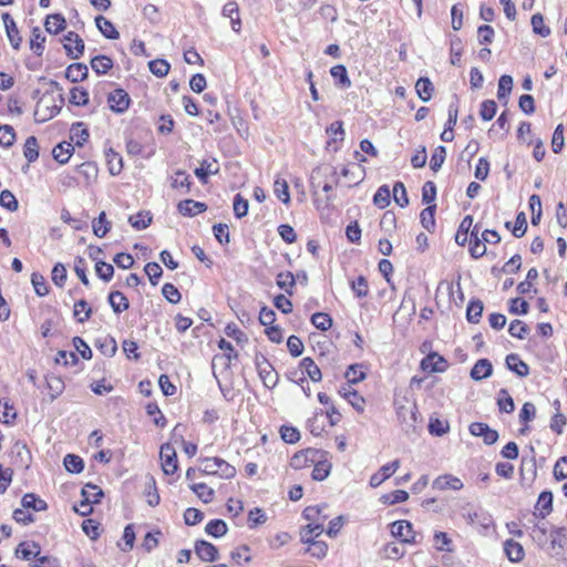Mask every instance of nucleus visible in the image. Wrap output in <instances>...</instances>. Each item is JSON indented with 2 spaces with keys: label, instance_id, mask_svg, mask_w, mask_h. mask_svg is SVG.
<instances>
[{
  "label": "nucleus",
  "instance_id": "f257e3e1",
  "mask_svg": "<svg viewBox=\"0 0 567 567\" xmlns=\"http://www.w3.org/2000/svg\"><path fill=\"white\" fill-rule=\"evenodd\" d=\"M50 85L59 92L62 91L59 83L55 81H51ZM59 101H60V104H56L53 96L49 92L43 94V96L38 102L37 111H35V115H39L40 113L43 112V115L41 116L40 121H47L49 118H52L54 115H56L60 112L62 104L64 103L62 93L59 94Z\"/></svg>",
  "mask_w": 567,
  "mask_h": 567
},
{
  "label": "nucleus",
  "instance_id": "f03ea898",
  "mask_svg": "<svg viewBox=\"0 0 567 567\" xmlns=\"http://www.w3.org/2000/svg\"><path fill=\"white\" fill-rule=\"evenodd\" d=\"M203 473L216 475L220 478H231L236 475V468L219 457H207L202 461Z\"/></svg>",
  "mask_w": 567,
  "mask_h": 567
},
{
  "label": "nucleus",
  "instance_id": "7ed1b4c3",
  "mask_svg": "<svg viewBox=\"0 0 567 567\" xmlns=\"http://www.w3.org/2000/svg\"><path fill=\"white\" fill-rule=\"evenodd\" d=\"M461 514L470 525H478L484 529H488L493 525V518L487 512L476 509L470 504L462 507Z\"/></svg>",
  "mask_w": 567,
  "mask_h": 567
},
{
  "label": "nucleus",
  "instance_id": "20e7f679",
  "mask_svg": "<svg viewBox=\"0 0 567 567\" xmlns=\"http://www.w3.org/2000/svg\"><path fill=\"white\" fill-rule=\"evenodd\" d=\"M256 368L265 386L272 389L278 382V374L270 362L262 355L256 357Z\"/></svg>",
  "mask_w": 567,
  "mask_h": 567
},
{
  "label": "nucleus",
  "instance_id": "39448f33",
  "mask_svg": "<svg viewBox=\"0 0 567 567\" xmlns=\"http://www.w3.org/2000/svg\"><path fill=\"white\" fill-rule=\"evenodd\" d=\"M326 455H328V453L322 450L306 449L292 456L290 465L299 470L313 464L315 461H318V457H324Z\"/></svg>",
  "mask_w": 567,
  "mask_h": 567
},
{
  "label": "nucleus",
  "instance_id": "423d86ee",
  "mask_svg": "<svg viewBox=\"0 0 567 567\" xmlns=\"http://www.w3.org/2000/svg\"><path fill=\"white\" fill-rule=\"evenodd\" d=\"M159 457L162 461L163 472L166 475H172L177 471V454L175 449L171 444L166 443L161 446Z\"/></svg>",
  "mask_w": 567,
  "mask_h": 567
},
{
  "label": "nucleus",
  "instance_id": "0eeeda50",
  "mask_svg": "<svg viewBox=\"0 0 567 567\" xmlns=\"http://www.w3.org/2000/svg\"><path fill=\"white\" fill-rule=\"evenodd\" d=\"M391 534L400 538L403 543L415 544L416 535L413 532V526L408 520H396L391 524Z\"/></svg>",
  "mask_w": 567,
  "mask_h": 567
},
{
  "label": "nucleus",
  "instance_id": "6e6552de",
  "mask_svg": "<svg viewBox=\"0 0 567 567\" xmlns=\"http://www.w3.org/2000/svg\"><path fill=\"white\" fill-rule=\"evenodd\" d=\"M63 47L66 54L72 59H79L84 52V41L73 31L63 37Z\"/></svg>",
  "mask_w": 567,
  "mask_h": 567
},
{
  "label": "nucleus",
  "instance_id": "1a4fd4ad",
  "mask_svg": "<svg viewBox=\"0 0 567 567\" xmlns=\"http://www.w3.org/2000/svg\"><path fill=\"white\" fill-rule=\"evenodd\" d=\"M130 102L128 94L122 89L112 91L107 96L109 106L115 113H124L128 109Z\"/></svg>",
  "mask_w": 567,
  "mask_h": 567
},
{
  "label": "nucleus",
  "instance_id": "9d476101",
  "mask_svg": "<svg viewBox=\"0 0 567 567\" xmlns=\"http://www.w3.org/2000/svg\"><path fill=\"white\" fill-rule=\"evenodd\" d=\"M339 394L343 399H346L352 405V408L359 413H362L364 411V398L361 396L355 390H353L350 384H344L340 386Z\"/></svg>",
  "mask_w": 567,
  "mask_h": 567
},
{
  "label": "nucleus",
  "instance_id": "9b49d317",
  "mask_svg": "<svg viewBox=\"0 0 567 567\" xmlns=\"http://www.w3.org/2000/svg\"><path fill=\"white\" fill-rule=\"evenodd\" d=\"M400 467V461L394 460L391 463H388L383 465L377 473H374L370 477V486L371 487H378L380 486L385 480L391 477Z\"/></svg>",
  "mask_w": 567,
  "mask_h": 567
},
{
  "label": "nucleus",
  "instance_id": "f8f14e48",
  "mask_svg": "<svg viewBox=\"0 0 567 567\" xmlns=\"http://www.w3.org/2000/svg\"><path fill=\"white\" fill-rule=\"evenodd\" d=\"M2 20L6 28L7 37L14 50H19L20 45L22 43V38L20 37L18 27L13 20V18L10 16V13L4 12L2 13Z\"/></svg>",
  "mask_w": 567,
  "mask_h": 567
},
{
  "label": "nucleus",
  "instance_id": "ddd939ff",
  "mask_svg": "<svg viewBox=\"0 0 567 567\" xmlns=\"http://www.w3.org/2000/svg\"><path fill=\"white\" fill-rule=\"evenodd\" d=\"M219 172L218 162L215 158H205L200 162L199 167L195 168L196 177L206 184L209 175H215Z\"/></svg>",
  "mask_w": 567,
  "mask_h": 567
},
{
  "label": "nucleus",
  "instance_id": "4468645a",
  "mask_svg": "<svg viewBox=\"0 0 567 567\" xmlns=\"http://www.w3.org/2000/svg\"><path fill=\"white\" fill-rule=\"evenodd\" d=\"M421 369L426 372H444L446 361L436 352H432L421 361Z\"/></svg>",
  "mask_w": 567,
  "mask_h": 567
},
{
  "label": "nucleus",
  "instance_id": "2eb2a0df",
  "mask_svg": "<svg viewBox=\"0 0 567 567\" xmlns=\"http://www.w3.org/2000/svg\"><path fill=\"white\" fill-rule=\"evenodd\" d=\"M195 553L204 561H215L218 558L216 546L206 540H197L195 543Z\"/></svg>",
  "mask_w": 567,
  "mask_h": 567
},
{
  "label": "nucleus",
  "instance_id": "dca6fc26",
  "mask_svg": "<svg viewBox=\"0 0 567 567\" xmlns=\"http://www.w3.org/2000/svg\"><path fill=\"white\" fill-rule=\"evenodd\" d=\"M463 487L462 481L453 475H442L434 480L433 488L439 491L453 489L458 491Z\"/></svg>",
  "mask_w": 567,
  "mask_h": 567
},
{
  "label": "nucleus",
  "instance_id": "f3484780",
  "mask_svg": "<svg viewBox=\"0 0 567 567\" xmlns=\"http://www.w3.org/2000/svg\"><path fill=\"white\" fill-rule=\"evenodd\" d=\"M177 208L183 216L193 217L205 212L207 206L205 203L196 202L193 199H184L179 202Z\"/></svg>",
  "mask_w": 567,
  "mask_h": 567
},
{
  "label": "nucleus",
  "instance_id": "a211bd4d",
  "mask_svg": "<svg viewBox=\"0 0 567 567\" xmlns=\"http://www.w3.org/2000/svg\"><path fill=\"white\" fill-rule=\"evenodd\" d=\"M493 365L488 359H480L471 370V378L481 381L492 375Z\"/></svg>",
  "mask_w": 567,
  "mask_h": 567
},
{
  "label": "nucleus",
  "instance_id": "6ab92c4d",
  "mask_svg": "<svg viewBox=\"0 0 567 567\" xmlns=\"http://www.w3.org/2000/svg\"><path fill=\"white\" fill-rule=\"evenodd\" d=\"M478 225H475L471 231V239H470V254L473 258L477 259L483 257L486 254V246L478 237Z\"/></svg>",
  "mask_w": 567,
  "mask_h": 567
},
{
  "label": "nucleus",
  "instance_id": "aec40b11",
  "mask_svg": "<svg viewBox=\"0 0 567 567\" xmlns=\"http://www.w3.org/2000/svg\"><path fill=\"white\" fill-rule=\"evenodd\" d=\"M473 225V217L467 215L461 221L458 229L455 235V241L460 246H464L471 239V231Z\"/></svg>",
  "mask_w": 567,
  "mask_h": 567
},
{
  "label": "nucleus",
  "instance_id": "412c9836",
  "mask_svg": "<svg viewBox=\"0 0 567 567\" xmlns=\"http://www.w3.org/2000/svg\"><path fill=\"white\" fill-rule=\"evenodd\" d=\"M550 545L556 556L564 555L567 550V537L564 529H556L550 534Z\"/></svg>",
  "mask_w": 567,
  "mask_h": 567
},
{
  "label": "nucleus",
  "instance_id": "4be33fe9",
  "mask_svg": "<svg viewBox=\"0 0 567 567\" xmlns=\"http://www.w3.org/2000/svg\"><path fill=\"white\" fill-rule=\"evenodd\" d=\"M73 151V144L64 141L54 146L52 150V156L60 164H65L69 162Z\"/></svg>",
  "mask_w": 567,
  "mask_h": 567
},
{
  "label": "nucleus",
  "instance_id": "5701e85b",
  "mask_svg": "<svg viewBox=\"0 0 567 567\" xmlns=\"http://www.w3.org/2000/svg\"><path fill=\"white\" fill-rule=\"evenodd\" d=\"M504 551L508 559L513 563H518L523 560L525 556L523 546L513 539H507L504 543Z\"/></svg>",
  "mask_w": 567,
  "mask_h": 567
},
{
  "label": "nucleus",
  "instance_id": "b1692460",
  "mask_svg": "<svg viewBox=\"0 0 567 567\" xmlns=\"http://www.w3.org/2000/svg\"><path fill=\"white\" fill-rule=\"evenodd\" d=\"M328 455L324 457H318V461L313 462L312 478L316 481L326 480L331 472V463L328 461Z\"/></svg>",
  "mask_w": 567,
  "mask_h": 567
},
{
  "label": "nucleus",
  "instance_id": "393cba45",
  "mask_svg": "<svg viewBox=\"0 0 567 567\" xmlns=\"http://www.w3.org/2000/svg\"><path fill=\"white\" fill-rule=\"evenodd\" d=\"M506 365L511 371L515 372L518 377H526L529 373V368L527 363L522 361L519 357L515 353H511L506 357Z\"/></svg>",
  "mask_w": 567,
  "mask_h": 567
},
{
  "label": "nucleus",
  "instance_id": "a878e982",
  "mask_svg": "<svg viewBox=\"0 0 567 567\" xmlns=\"http://www.w3.org/2000/svg\"><path fill=\"white\" fill-rule=\"evenodd\" d=\"M89 73L87 66L83 63L70 64L65 71V78L73 83L83 81Z\"/></svg>",
  "mask_w": 567,
  "mask_h": 567
},
{
  "label": "nucleus",
  "instance_id": "bb28decb",
  "mask_svg": "<svg viewBox=\"0 0 567 567\" xmlns=\"http://www.w3.org/2000/svg\"><path fill=\"white\" fill-rule=\"evenodd\" d=\"M223 16L229 18L231 21L233 30L235 32H239L241 22L239 18L238 4L234 1L227 2L223 8Z\"/></svg>",
  "mask_w": 567,
  "mask_h": 567
},
{
  "label": "nucleus",
  "instance_id": "cd10ccee",
  "mask_svg": "<svg viewBox=\"0 0 567 567\" xmlns=\"http://www.w3.org/2000/svg\"><path fill=\"white\" fill-rule=\"evenodd\" d=\"M16 554L19 558L24 560H31L40 554V547L38 544L31 542H23L19 544Z\"/></svg>",
  "mask_w": 567,
  "mask_h": 567
},
{
  "label": "nucleus",
  "instance_id": "c85d7f7f",
  "mask_svg": "<svg viewBox=\"0 0 567 567\" xmlns=\"http://www.w3.org/2000/svg\"><path fill=\"white\" fill-rule=\"evenodd\" d=\"M21 505L24 509H33L35 512H43L48 508L45 501L39 498L33 493L25 494L21 499Z\"/></svg>",
  "mask_w": 567,
  "mask_h": 567
},
{
  "label": "nucleus",
  "instance_id": "c756f323",
  "mask_svg": "<svg viewBox=\"0 0 567 567\" xmlns=\"http://www.w3.org/2000/svg\"><path fill=\"white\" fill-rule=\"evenodd\" d=\"M109 303L115 313H121L128 309L130 302L121 291H112L109 295Z\"/></svg>",
  "mask_w": 567,
  "mask_h": 567
},
{
  "label": "nucleus",
  "instance_id": "7c9ffc66",
  "mask_svg": "<svg viewBox=\"0 0 567 567\" xmlns=\"http://www.w3.org/2000/svg\"><path fill=\"white\" fill-rule=\"evenodd\" d=\"M95 23H96L97 29L101 31V33L105 38L111 39V40L118 39L120 33L110 20H107L106 18H104L102 16H99L95 18Z\"/></svg>",
  "mask_w": 567,
  "mask_h": 567
},
{
  "label": "nucleus",
  "instance_id": "2f4dec72",
  "mask_svg": "<svg viewBox=\"0 0 567 567\" xmlns=\"http://www.w3.org/2000/svg\"><path fill=\"white\" fill-rule=\"evenodd\" d=\"M415 91L423 102H429L432 97L434 85L429 78H420L415 83Z\"/></svg>",
  "mask_w": 567,
  "mask_h": 567
},
{
  "label": "nucleus",
  "instance_id": "473e14b6",
  "mask_svg": "<svg viewBox=\"0 0 567 567\" xmlns=\"http://www.w3.org/2000/svg\"><path fill=\"white\" fill-rule=\"evenodd\" d=\"M65 19L60 13L50 14L47 17L44 27L49 33L58 34L65 28Z\"/></svg>",
  "mask_w": 567,
  "mask_h": 567
},
{
  "label": "nucleus",
  "instance_id": "72a5a7b5",
  "mask_svg": "<svg viewBox=\"0 0 567 567\" xmlns=\"http://www.w3.org/2000/svg\"><path fill=\"white\" fill-rule=\"evenodd\" d=\"M348 384H357L365 379L364 365L362 363H354L349 365L344 373Z\"/></svg>",
  "mask_w": 567,
  "mask_h": 567
},
{
  "label": "nucleus",
  "instance_id": "f704fd0d",
  "mask_svg": "<svg viewBox=\"0 0 567 567\" xmlns=\"http://www.w3.org/2000/svg\"><path fill=\"white\" fill-rule=\"evenodd\" d=\"M300 367L313 382H318L321 380L322 373L319 367L315 363V361L311 358H303L300 362Z\"/></svg>",
  "mask_w": 567,
  "mask_h": 567
},
{
  "label": "nucleus",
  "instance_id": "c9c22d12",
  "mask_svg": "<svg viewBox=\"0 0 567 567\" xmlns=\"http://www.w3.org/2000/svg\"><path fill=\"white\" fill-rule=\"evenodd\" d=\"M92 315V308L85 300H79L74 303L73 316L78 322L83 323L90 319Z\"/></svg>",
  "mask_w": 567,
  "mask_h": 567
},
{
  "label": "nucleus",
  "instance_id": "e433bc0d",
  "mask_svg": "<svg viewBox=\"0 0 567 567\" xmlns=\"http://www.w3.org/2000/svg\"><path fill=\"white\" fill-rule=\"evenodd\" d=\"M131 226L137 230L147 228L152 223V215L150 212H140L128 218Z\"/></svg>",
  "mask_w": 567,
  "mask_h": 567
},
{
  "label": "nucleus",
  "instance_id": "4c0bfd02",
  "mask_svg": "<svg viewBox=\"0 0 567 567\" xmlns=\"http://www.w3.org/2000/svg\"><path fill=\"white\" fill-rule=\"evenodd\" d=\"M93 233L99 238L105 237L111 228V223L106 219L105 212H101L99 217L93 220Z\"/></svg>",
  "mask_w": 567,
  "mask_h": 567
},
{
  "label": "nucleus",
  "instance_id": "58836bf2",
  "mask_svg": "<svg viewBox=\"0 0 567 567\" xmlns=\"http://www.w3.org/2000/svg\"><path fill=\"white\" fill-rule=\"evenodd\" d=\"M23 155L29 163H33L39 157V145L35 136H29L23 146Z\"/></svg>",
  "mask_w": 567,
  "mask_h": 567
},
{
  "label": "nucleus",
  "instance_id": "ea45409f",
  "mask_svg": "<svg viewBox=\"0 0 567 567\" xmlns=\"http://www.w3.org/2000/svg\"><path fill=\"white\" fill-rule=\"evenodd\" d=\"M45 42V37L42 34V31L39 27H34L32 29L30 48L38 55L41 56L43 53V43Z\"/></svg>",
  "mask_w": 567,
  "mask_h": 567
},
{
  "label": "nucleus",
  "instance_id": "a19ab883",
  "mask_svg": "<svg viewBox=\"0 0 567 567\" xmlns=\"http://www.w3.org/2000/svg\"><path fill=\"white\" fill-rule=\"evenodd\" d=\"M91 66L97 74H105L113 66V61L106 55H97L91 60Z\"/></svg>",
  "mask_w": 567,
  "mask_h": 567
},
{
  "label": "nucleus",
  "instance_id": "79ce46f5",
  "mask_svg": "<svg viewBox=\"0 0 567 567\" xmlns=\"http://www.w3.org/2000/svg\"><path fill=\"white\" fill-rule=\"evenodd\" d=\"M82 496L87 502L96 504L103 497V491L97 485L89 483L82 488Z\"/></svg>",
  "mask_w": 567,
  "mask_h": 567
},
{
  "label": "nucleus",
  "instance_id": "37998d69",
  "mask_svg": "<svg viewBox=\"0 0 567 567\" xmlns=\"http://www.w3.org/2000/svg\"><path fill=\"white\" fill-rule=\"evenodd\" d=\"M89 136V131L82 122L72 125L71 138L75 140V145L82 146L87 141Z\"/></svg>",
  "mask_w": 567,
  "mask_h": 567
},
{
  "label": "nucleus",
  "instance_id": "c03bdc74",
  "mask_svg": "<svg viewBox=\"0 0 567 567\" xmlns=\"http://www.w3.org/2000/svg\"><path fill=\"white\" fill-rule=\"evenodd\" d=\"M483 302L481 300H472L470 301L466 309V319L471 323H477L482 317L483 312Z\"/></svg>",
  "mask_w": 567,
  "mask_h": 567
},
{
  "label": "nucleus",
  "instance_id": "a18cd8bd",
  "mask_svg": "<svg viewBox=\"0 0 567 567\" xmlns=\"http://www.w3.org/2000/svg\"><path fill=\"white\" fill-rule=\"evenodd\" d=\"M171 186L174 189H184V193L190 190L189 176L184 171H177L172 177Z\"/></svg>",
  "mask_w": 567,
  "mask_h": 567
},
{
  "label": "nucleus",
  "instance_id": "49530a36",
  "mask_svg": "<svg viewBox=\"0 0 567 567\" xmlns=\"http://www.w3.org/2000/svg\"><path fill=\"white\" fill-rule=\"evenodd\" d=\"M227 530V524L223 519H212L205 527V532L214 537H221Z\"/></svg>",
  "mask_w": 567,
  "mask_h": 567
},
{
  "label": "nucleus",
  "instance_id": "de8ad7c7",
  "mask_svg": "<svg viewBox=\"0 0 567 567\" xmlns=\"http://www.w3.org/2000/svg\"><path fill=\"white\" fill-rule=\"evenodd\" d=\"M330 74L336 81H338V84L341 87H349L351 85V81L348 76V72L344 65L338 64L332 66Z\"/></svg>",
  "mask_w": 567,
  "mask_h": 567
},
{
  "label": "nucleus",
  "instance_id": "09e8293b",
  "mask_svg": "<svg viewBox=\"0 0 567 567\" xmlns=\"http://www.w3.org/2000/svg\"><path fill=\"white\" fill-rule=\"evenodd\" d=\"M274 193L284 204H288L290 202L289 186L285 179L279 177L275 179Z\"/></svg>",
  "mask_w": 567,
  "mask_h": 567
},
{
  "label": "nucleus",
  "instance_id": "8fccbe9b",
  "mask_svg": "<svg viewBox=\"0 0 567 567\" xmlns=\"http://www.w3.org/2000/svg\"><path fill=\"white\" fill-rule=\"evenodd\" d=\"M497 405L499 411L505 413H512L515 410V403L513 398L509 395L506 389H502L498 392Z\"/></svg>",
  "mask_w": 567,
  "mask_h": 567
},
{
  "label": "nucleus",
  "instance_id": "3c124183",
  "mask_svg": "<svg viewBox=\"0 0 567 567\" xmlns=\"http://www.w3.org/2000/svg\"><path fill=\"white\" fill-rule=\"evenodd\" d=\"M148 69L157 78H164L168 74L171 65L164 59H156L148 62Z\"/></svg>",
  "mask_w": 567,
  "mask_h": 567
},
{
  "label": "nucleus",
  "instance_id": "603ef678",
  "mask_svg": "<svg viewBox=\"0 0 567 567\" xmlns=\"http://www.w3.org/2000/svg\"><path fill=\"white\" fill-rule=\"evenodd\" d=\"M64 467L70 473H81L84 468V462L83 460L74 454H68L64 457Z\"/></svg>",
  "mask_w": 567,
  "mask_h": 567
},
{
  "label": "nucleus",
  "instance_id": "864d4df0",
  "mask_svg": "<svg viewBox=\"0 0 567 567\" xmlns=\"http://www.w3.org/2000/svg\"><path fill=\"white\" fill-rule=\"evenodd\" d=\"M12 452L16 454V457L19 458L20 466L29 467L31 462V454L25 444L17 442Z\"/></svg>",
  "mask_w": 567,
  "mask_h": 567
},
{
  "label": "nucleus",
  "instance_id": "5fc2aeb1",
  "mask_svg": "<svg viewBox=\"0 0 567 567\" xmlns=\"http://www.w3.org/2000/svg\"><path fill=\"white\" fill-rule=\"evenodd\" d=\"M190 488L204 503H210L214 498V489L205 483L193 484Z\"/></svg>",
  "mask_w": 567,
  "mask_h": 567
},
{
  "label": "nucleus",
  "instance_id": "6e6d98bb",
  "mask_svg": "<svg viewBox=\"0 0 567 567\" xmlns=\"http://www.w3.org/2000/svg\"><path fill=\"white\" fill-rule=\"evenodd\" d=\"M296 284L295 276L290 272H280L277 276V286L284 289L288 295H292V287Z\"/></svg>",
  "mask_w": 567,
  "mask_h": 567
},
{
  "label": "nucleus",
  "instance_id": "4d7b16f0",
  "mask_svg": "<svg viewBox=\"0 0 567 567\" xmlns=\"http://www.w3.org/2000/svg\"><path fill=\"white\" fill-rule=\"evenodd\" d=\"M311 323L321 331H327L332 326V319L324 312H316L311 316Z\"/></svg>",
  "mask_w": 567,
  "mask_h": 567
},
{
  "label": "nucleus",
  "instance_id": "13d9d810",
  "mask_svg": "<svg viewBox=\"0 0 567 567\" xmlns=\"http://www.w3.org/2000/svg\"><path fill=\"white\" fill-rule=\"evenodd\" d=\"M391 200V193L386 185L379 187L377 193L373 196V203L380 208H385L389 206Z\"/></svg>",
  "mask_w": 567,
  "mask_h": 567
},
{
  "label": "nucleus",
  "instance_id": "bf43d9fd",
  "mask_svg": "<svg viewBox=\"0 0 567 567\" xmlns=\"http://www.w3.org/2000/svg\"><path fill=\"white\" fill-rule=\"evenodd\" d=\"M16 141V132L11 125L0 126V145L3 147H10Z\"/></svg>",
  "mask_w": 567,
  "mask_h": 567
},
{
  "label": "nucleus",
  "instance_id": "052dcab7",
  "mask_svg": "<svg viewBox=\"0 0 567 567\" xmlns=\"http://www.w3.org/2000/svg\"><path fill=\"white\" fill-rule=\"evenodd\" d=\"M69 101L71 104H74L78 106L86 105L89 102V93L86 90H84L82 87H73L70 92Z\"/></svg>",
  "mask_w": 567,
  "mask_h": 567
},
{
  "label": "nucleus",
  "instance_id": "680f3d73",
  "mask_svg": "<svg viewBox=\"0 0 567 567\" xmlns=\"http://www.w3.org/2000/svg\"><path fill=\"white\" fill-rule=\"evenodd\" d=\"M31 282L38 296L43 297L49 293V287L45 282L44 277L41 274L33 272L31 275Z\"/></svg>",
  "mask_w": 567,
  "mask_h": 567
},
{
  "label": "nucleus",
  "instance_id": "e2e57ef3",
  "mask_svg": "<svg viewBox=\"0 0 567 567\" xmlns=\"http://www.w3.org/2000/svg\"><path fill=\"white\" fill-rule=\"evenodd\" d=\"M393 199L401 206L405 207L409 204L405 186L402 182H396L393 186Z\"/></svg>",
  "mask_w": 567,
  "mask_h": 567
},
{
  "label": "nucleus",
  "instance_id": "0e129e2a",
  "mask_svg": "<svg viewBox=\"0 0 567 567\" xmlns=\"http://www.w3.org/2000/svg\"><path fill=\"white\" fill-rule=\"evenodd\" d=\"M513 86V78L511 75L504 74L499 78L498 81V91L497 97L498 100H504L511 93Z\"/></svg>",
  "mask_w": 567,
  "mask_h": 567
},
{
  "label": "nucleus",
  "instance_id": "69168bd1",
  "mask_svg": "<svg viewBox=\"0 0 567 567\" xmlns=\"http://www.w3.org/2000/svg\"><path fill=\"white\" fill-rule=\"evenodd\" d=\"M435 207H436L435 205H430L421 212V216H420L421 224L427 230L433 229L435 226V219H434Z\"/></svg>",
  "mask_w": 567,
  "mask_h": 567
},
{
  "label": "nucleus",
  "instance_id": "338daca9",
  "mask_svg": "<svg viewBox=\"0 0 567 567\" xmlns=\"http://www.w3.org/2000/svg\"><path fill=\"white\" fill-rule=\"evenodd\" d=\"M0 205L7 208L9 212H16L19 207L17 198L8 189H4L0 193Z\"/></svg>",
  "mask_w": 567,
  "mask_h": 567
},
{
  "label": "nucleus",
  "instance_id": "774afa93",
  "mask_svg": "<svg viewBox=\"0 0 567 567\" xmlns=\"http://www.w3.org/2000/svg\"><path fill=\"white\" fill-rule=\"evenodd\" d=\"M497 105L493 100H485L481 104L480 116L483 121H491L496 114Z\"/></svg>",
  "mask_w": 567,
  "mask_h": 567
}]
</instances>
